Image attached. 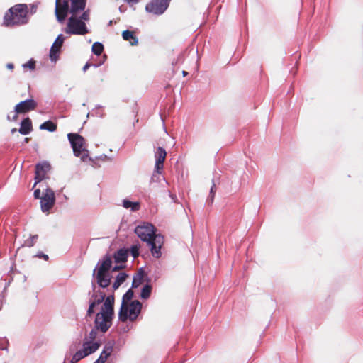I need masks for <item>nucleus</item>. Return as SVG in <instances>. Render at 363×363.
<instances>
[{"mask_svg": "<svg viewBox=\"0 0 363 363\" xmlns=\"http://www.w3.org/2000/svg\"><path fill=\"white\" fill-rule=\"evenodd\" d=\"M163 168H164V162L155 161L154 172H155L157 174H162Z\"/></svg>", "mask_w": 363, "mask_h": 363, "instance_id": "58836bf2", "label": "nucleus"}, {"mask_svg": "<svg viewBox=\"0 0 363 363\" xmlns=\"http://www.w3.org/2000/svg\"><path fill=\"white\" fill-rule=\"evenodd\" d=\"M65 37L64 36V35L60 33L57 36V38H55L53 43H55V45L62 47V45L65 41Z\"/></svg>", "mask_w": 363, "mask_h": 363, "instance_id": "ea45409f", "label": "nucleus"}, {"mask_svg": "<svg viewBox=\"0 0 363 363\" xmlns=\"http://www.w3.org/2000/svg\"><path fill=\"white\" fill-rule=\"evenodd\" d=\"M88 295L91 296L89 301V308L86 311V318H90L95 313L94 308L101 304L105 298V293L101 290H98L97 293H92L89 291Z\"/></svg>", "mask_w": 363, "mask_h": 363, "instance_id": "ddd939ff", "label": "nucleus"}, {"mask_svg": "<svg viewBox=\"0 0 363 363\" xmlns=\"http://www.w3.org/2000/svg\"><path fill=\"white\" fill-rule=\"evenodd\" d=\"M112 22H113V21H112L111 20V21H109V22H108V26L112 25Z\"/></svg>", "mask_w": 363, "mask_h": 363, "instance_id": "338daca9", "label": "nucleus"}, {"mask_svg": "<svg viewBox=\"0 0 363 363\" xmlns=\"http://www.w3.org/2000/svg\"><path fill=\"white\" fill-rule=\"evenodd\" d=\"M121 284H120L119 283H118L117 281H114L113 282V284H112V289H113V293L114 294V291L116 290H117L120 286H121Z\"/></svg>", "mask_w": 363, "mask_h": 363, "instance_id": "603ef678", "label": "nucleus"}, {"mask_svg": "<svg viewBox=\"0 0 363 363\" xmlns=\"http://www.w3.org/2000/svg\"><path fill=\"white\" fill-rule=\"evenodd\" d=\"M11 113H13V115L12 117H11L9 114L7 115V120L10 121H16L18 118V116L19 114H21V113H17V111L15 107L13 108V111Z\"/></svg>", "mask_w": 363, "mask_h": 363, "instance_id": "79ce46f5", "label": "nucleus"}, {"mask_svg": "<svg viewBox=\"0 0 363 363\" xmlns=\"http://www.w3.org/2000/svg\"><path fill=\"white\" fill-rule=\"evenodd\" d=\"M15 264L13 263V265L11 267L10 270L8 272V276L9 277L8 282L5 284L4 290H6V288L10 285V284L13 281V274L16 272L20 273L18 271H17L16 269H14Z\"/></svg>", "mask_w": 363, "mask_h": 363, "instance_id": "f704fd0d", "label": "nucleus"}, {"mask_svg": "<svg viewBox=\"0 0 363 363\" xmlns=\"http://www.w3.org/2000/svg\"><path fill=\"white\" fill-rule=\"evenodd\" d=\"M143 278L141 274H135L133 275L131 289L138 288L143 282Z\"/></svg>", "mask_w": 363, "mask_h": 363, "instance_id": "c756f323", "label": "nucleus"}, {"mask_svg": "<svg viewBox=\"0 0 363 363\" xmlns=\"http://www.w3.org/2000/svg\"><path fill=\"white\" fill-rule=\"evenodd\" d=\"M30 14H34L36 13L37 11V6L32 4H30Z\"/></svg>", "mask_w": 363, "mask_h": 363, "instance_id": "864d4df0", "label": "nucleus"}, {"mask_svg": "<svg viewBox=\"0 0 363 363\" xmlns=\"http://www.w3.org/2000/svg\"><path fill=\"white\" fill-rule=\"evenodd\" d=\"M30 140V138H25L23 142L28 143Z\"/></svg>", "mask_w": 363, "mask_h": 363, "instance_id": "13d9d810", "label": "nucleus"}, {"mask_svg": "<svg viewBox=\"0 0 363 363\" xmlns=\"http://www.w3.org/2000/svg\"><path fill=\"white\" fill-rule=\"evenodd\" d=\"M33 197L35 199H41L42 198V193L39 188L35 189L33 191Z\"/></svg>", "mask_w": 363, "mask_h": 363, "instance_id": "49530a36", "label": "nucleus"}, {"mask_svg": "<svg viewBox=\"0 0 363 363\" xmlns=\"http://www.w3.org/2000/svg\"><path fill=\"white\" fill-rule=\"evenodd\" d=\"M145 273V270H144V267H140L139 269H138V272L137 274H141L142 276L143 277V274Z\"/></svg>", "mask_w": 363, "mask_h": 363, "instance_id": "4d7b16f0", "label": "nucleus"}, {"mask_svg": "<svg viewBox=\"0 0 363 363\" xmlns=\"http://www.w3.org/2000/svg\"><path fill=\"white\" fill-rule=\"evenodd\" d=\"M160 174L154 172L150 178V183L158 182L160 179Z\"/></svg>", "mask_w": 363, "mask_h": 363, "instance_id": "c03bdc74", "label": "nucleus"}, {"mask_svg": "<svg viewBox=\"0 0 363 363\" xmlns=\"http://www.w3.org/2000/svg\"><path fill=\"white\" fill-rule=\"evenodd\" d=\"M63 198H64V199H65V200H67V199H68V197H67V195H65V194H64V195H63Z\"/></svg>", "mask_w": 363, "mask_h": 363, "instance_id": "69168bd1", "label": "nucleus"}, {"mask_svg": "<svg viewBox=\"0 0 363 363\" xmlns=\"http://www.w3.org/2000/svg\"><path fill=\"white\" fill-rule=\"evenodd\" d=\"M94 324V327L91 328L88 336L84 338L83 342H86L88 347H92L94 345H96V349H94L95 352H96L102 344L100 340H96L98 332L102 334L106 333L111 327L112 323H108L95 316Z\"/></svg>", "mask_w": 363, "mask_h": 363, "instance_id": "20e7f679", "label": "nucleus"}, {"mask_svg": "<svg viewBox=\"0 0 363 363\" xmlns=\"http://www.w3.org/2000/svg\"><path fill=\"white\" fill-rule=\"evenodd\" d=\"M61 51H62L61 47L55 45V43H52V45L50 47V52H49L50 60L52 62H56V61L60 57V54Z\"/></svg>", "mask_w": 363, "mask_h": 363, "instance_id": "5701e85b", "label": "nucleus"}, {"mask_svg": "<svg viewBox=\"0 0 363 363\" xmlns=\"http://www.w3.org/2000/svg\"><path fill=\"white\" fill-rule=\"evenodd\" d=\"M114 303L115 296L113 293L108 296L105 294V298L101 303V308L99 311L96 313L95 316L113 323V320L115 318Z\"/></svg>", "mask_w": 363, "mask_h": 363, "instance_id": "39448f33", "label": "nucleus"}, {"mask_svg": "<svg viewBox=\"0 0 363 363\" xmlns=\"http://www.w3.org/2000/svg\"><path fill=\"white\" fill-rule=\"evenodd\" d=\"M145 281L146 284L141 288L139 296L143 300H147L151 296L152 286L150 284L151 279L148 276L145 278Z\"/></svg>", "mask_w": 363, "mask_h": 363, "instance_id": "aec40b11", "label": "nucleus"}, {"mask_svg": "<svg viewBox=\"0 0 363 363\" xmlns=\"http://www.w3.org/2000/svg\"><path fill=\"white\" fill-rule=\"evenodd\" d=\"M6 68L9 70H13L14 69V64L12 62H9L6 65Z\"/></svg>", "mask_w": 363, "mask_h": 363, "instance_id": "6e6d98bb", "label": "nucleus"}, {"mask_svg": "<svg viewBox=\"0 0 363 363\" xmlns=\"http://www.w3.org/2000/svg\"><path fill=\"white\" fill-rule=\"evenodd\" d=\"M127 267L126 264H116L114 265L111 264V267L110 269V273L112 274V272H117L118 270L125 269Z\"/></svg>", "mask_w": 363, "mask_h": 363, "instance_id": "4c0bfd02", "label": "nucleus"}, {"mask_svg": "<svg viewBox=\"0 0 363 363\" xmlns=\"http://www.w3.org/2000/svg\"><path fill=\"white\" fill-rule=\"evenodd\" d=\"M171 1L172 0H151L145 5V11L155 16H161L167 10Z\"/></svg>", "mask_w": 363, "mask_h": 363, "instance_id": "9b49d317", "label": "nucleus"}, {"mask_svg": "<svg viewBox=\"0 0 363 363\" xmlns=\"http://www.w3.org/2000/svg\"><path fill=\"white\" fill-rule=\"evenodd\" d=\"M92 279H91V289H92V291L93 293H97V291H96V287L98 286L99 287V284L97 283V279H94V277H92Z\"/></svg>", "mask_w": 363, "mask_h": 363, "instance_id": "a18cd8bd", "label": "nucleus"}, {"mask_svg": "<svg viewBox=\"0 0 363 363\" xmlns=\"http://www.w3.org/2000/svg\"><path fill=\"white\" fill-rule=\"evenodd\" d=\"M35 257H38L39 259H43L45 261H48L49 259V256L47 254H45L42 251H38Z\"/></svg>", "mask_w": 363, "mask_h": 363, "instance_id": "37998d69", "label": "nucleus"}, {"mask_svg": "<svg viewBox=\"0 0 363 363\" xmlns=\"http://www.w3.org/2000/svg\"><path fill=\"white\" fill-rule=\"evenodd\" d=\"M129 257L128 247H121L113 252L112 259L116 264H126Z\"/></svg>", "mask_w": 363, "mask_h": 363, "instance_id": "dca6fc26", "label": "nucleus"}, {"mask_svg": "<svg viewBox=\"0 0 363 363\" xmlns=\"http://www.w3.org/2000/svg\"><path fill=\"white\" fill-rule=\"evenodd\" d=\"M67 138L73 150L74 156L79 157L82 152H88L86 146V140L80 134L77 133H69L67 134Z\"/></svg>", "mask_w": 363, "mask_h": 363, "instance_id": "9d476101", "label": "nucleus"}, {"mask_svg": "<svg viewBox=\"0 0 363 363\" xmlns=\"http://www.w3.org/2000/svg\"><path fill=\"white\" fill-rule=\"evenodd\" d=\"M84 154L82 155L81 153V155L79 157H81V160L82 162H86V160L88 159L89 160V157H91L89 155V151L88 152H83Z\"/></svg>", "mask_w": 363, "mask_h": 363, "instance_id": "8fccbe9b", "label": "nucleus"}, {"mask_svg": "<svg viewBox=\"0 0 363 363\" xmlns=\"http://www.w3.org/2000/svg\"><path fill=\"white\" fill-rule=\"evenodd\" d=\"M91 116H98V117H100V118H103L104 117V113H101L99 112V111L96 110H93V112L91 113Z\"/></svg>", "mask_w": 363, "mask_h": 363, "instance_id": "3c124183", "label": "nucleus"}, {"mask_svg": "<svg viewBox=\"0 0 363 363\" xmlns=\"http://www.w3.org/2000/svg\"><path fill=\"white\" fill-rule=\"evenodd\" d=\"M38 106V102L33 98H28L23 101H21L14 106L17 113L21 114L30 112L35 110Z\"/></svg>", "mask_w": 363, "mask_h": 363, "instance_id": "2eb2a0df", "label": "nucleus"}, {"mask_svg": "<svg viewBox=\"0 0 363 363\" xmlns=\"http://www.w3.org/2000/svg\"><path fill=\"white\" fill-rule=\"evenodd\" d=\"M71 7V16H75L86 9L87 0H69Z\"/></svg>", "mask_w": 363, "mask_h": 363, "instance_id": "a211bd4d", "label": "nucleus"}, {"mask_svg": "<svg viewBox=\"0 0 363 363\" xmlns=\"http://www.w3.org/2000/svg\"><path fill=\"white\" fill-rule=\"evenodd\" d=\"M102 108V106H101V105H96V106H95V108H94V109H99V108Z\"/></svg>", "mask_w": 363, "mask_h": 363, "instance_id": "680f3d73", "label": "nucleus"}, {"mask_svg": "<svg viewBox=\"0 0 363 363\" xmlns=\"http://www.w3.org/2000/svg\"><path fill=\"white\" fill-rule=\"evenodd\" d=\"M167 155L166 150L163 147H158L155 153V161L164 162Z\"/></svg>", "mask_w": 363, "mask_h": 363, "instance_id": "c85d7f7f", "label": "nucleus"}, {"mask_svg": "<svg viewBox=\"0 0 363 363\" xmlns=\"http://www.w3.org/2000/svg\"><path fill=\"white\" fill-rule=\"evenodd\" d=\"M52 169L50 163L44 160L39 162L35 165V176H34V184L33 189L36 186L37 184L42 183L43 181L50 179L48 173Z\"/></svg>", "mask_w": 363, "mask_h": 363, "instance_id": "1a4fd4ad", "label": "nucleus"}, {"mask_svg": "<svg viewBox=\"0 0 363 363\" xmlns=\"http://www.w3.org/2000/svg\"><path fill=\"white\" fill-rule=\"evenodd\" d=\"M89 160L91 162V165L96 168V167H100V164L98 163V160L93 157H89Z\"/></svg>", "mask_w": 363, "mask_h": 363, "instance_id": "09e8293b", "label": "nucleus"}, {"mask_svg": "<svg viewBox=\"0 0 363 363\" xmlns=\"http://www.w3.org/2000/svg\"><path fill=\"white\" fill-rule=\"evenodd\" d=\"M29 11L26 4H17L9 8L4 16L3 26L6 28L26 25L29 21Z\"/></svg>", "mask_w": 363, "mask_h": 363, "instance_id": "7ed1b4c3", "label": "nucleus"}, {"mask_svg": "<svg viewBox=\"0 0 363 363\" xmlns=\"http://www.w3.org/2000/svg\"><path fill=\"white\" fill-rule=\"evenodd\" d=\"M64 31L69 35H84L89 33L86 23L75 19V16H71L69 18L67 23V27L64 29Z\"/></svg>", "mask_w": 363, "mask_h": 363, "instance_id": "6e6552de", "label": "nucleus"}, {"mask_svg": "<svg viewBox=\"0 0 363 363\" xmlns=\"http://www.w3.org/2000/svg\"><path fill=\"white\" fill-rule=\"evenodd\" d=\"M9 340L5 337L3 338L0 337V350L8 351L9 350Z\"/></svg>", "mask_w": 363, "mask_h": 363, "instance_id": "e433bc0d", "label": "nucleus"}, {"mask_svg": "<svg viewBox=\"0 0 363 363\" xmlns=\"http://www.w3.org/2000/svg\"><path fill=\"white\" fill-rule=\"evenodd\" d=\"M119 11H120V12H121V13H122V12H123V11H124V10H123V9H122V6H121L119 7Z\"/></svg>", "mask_w": 363, "mask_h": 363, "instance_id": "0e129e2a", "label": "nucleus"}, {"mask_svg": "<svg viewBox=\"0 0 363 363\" xmlns=\"http://www.w3.org/2000/svg\"><path fill=\"white\" fill-rule=\"evenodd\" d=\"M17 131H18V130L16 128H15L11 129V133L12 134L16 133Z\"/></svg>", "mask_w": 363, "mask_h": 363, "instance_id": "052dcab7", "label": "nucleus"}, {"mask_svg": "<svg viewBox=\"0 0 363 363\" xmlns=\"http://www.w3.org/2000/svg\"><path fill=\"white\" fill-rule=\"evenodd\" d=\"M96 345H94L92 347H88L86 342L82 343V347L80 350L77 351L70 359V363H77L81 359L94 354L95 352Z\"/></svg>", "mask_w": 363, "mask_h": 363, "instance_id": "4468645a", "label": "nucleus"}, {"mask_svg": "<svg viewBox=\"0 0 363 363\" xmlns=\"http://www.w3.org/2000/svg\"><path fill=\"white\" fill-rule=\"evenodd\" d=\"M95 159L97 160H101L103 162L109 161V160H111L106 154H101V155L96 156Z\"/></svg>", "mask_w": 363, "mask_h": 363, "instance_id": "de8ad7c7", "label": "nucleus"}, {"mask_svg": "<svg viewBox=\"0 0 363 363\" xmlns=\"http://www.w3.org/2000/svg\"><path fill=\"white\" fill-rule=\"evenodd\" d=\"M182 73H183L184 76H186L188 74V72L186 71H183Z\"/></svg>", "mask_w": 363, "mask_h": 363, "instance_id": "e2e57ef3", "label": "nucleus"}, {"mask_svg": "<svg viewBox=\"0 0 363 363\" xmlns=\"http://www.w3.org/2000/svg\"><path fill=\"white\" fill-rule=\"evenodd\" d=\"M122 206L126 209L130 208L132 212H136L140 208V203L139 201H132L125 198L122 201Z\"/></svg>", "mask_w": 363, "mask_h": 363, "instance_id": "4be33fe9", "label": "nucleus"}, {"mask_svg": "<svg viewBox=\"0 0 363 363\" xmlns=\"http://www.w3.org/2000/svg\"><path fill=\"white\" fill-rule=\"evenodd\" d=\"M111 362H113V359L112 358L108 361V363H111Z\"/></svg>", "mask_w": 363, "mask_h": 363, "instance_id": "774afa93", "label": "nucleus"}, {"mask_svg": "<svg viewBox=\"0 0 363 363\" xmlns=\"http://www.w3.org/2000/svg\"><path fill=\"white\" fill-rule=\"evenodd\" d=\"M22 68L29 69L30 72L34 71L36 68V61L33 58H30L28 61L22 65Z\"/></svg>", "mask_w": 363, "mask_h": 363, "instance_id": "7c9ffc66", "label": "nucleus"}, {"mask_svg": "<svg viewBox=\"0 0 363 363\" xmlns=\"http://www.w3.org/2000/svg\"><path fill=\"white\" fill-rule=\"evenodd\" d=\"M69 13L71 14V7L69 0H62L55 3V15L60 23H64Z\"/></svg>", "mask_w": 363, "mask_h": 363, "instance_id": "f8f14e48", "label": "nucleus"}, {"mask_svg": "<svg viewBox=\"0 0 363 363\" xmlns=\"http://www.w3.org/2000/svg\"><path fill=\"white\" fill-rule=\"evenodd\" d=\"M129 249V255H131L133 258H137L140 255V244L138 240H135Z\"/></svg>", "mask_w": 363, "mask_h": 363, "instance_id": "a878e982", "label": "nucleus"}, {"mask_svg": "<svg viewBox=\"0 0 363 363\" xmlns=\"http://www.w3.org/2000/svg\"><path fill=\"white\" fill-rule=\"evenodd\" d=\"M211 182L212 185L210 189L209 194L206 201V204L208 206H211L214 201L215 195L217 190L216 185L220 184V175L218 173L215 172L213 174V177Z\"/></svg>", "mask_w": 363, "mask_h": 363, "instance_id": "f3484780", "label": "nucleus"}, {"mask_svg": "<svg viewBox=\"0 0 363 363\" xmlns=\"http://www.w3.org/2000/svg\"><path fill=\"white\" fill-rule=\"evenodd\" d=\"M33 123L29 117H26L21 120L20 128L18 129L19 133L23 135H27L33 131Z\"/></svg>", "mask_w": 363, "mask_h": 363, "instance_id": "6ab92c4d", "label": "nucleus"}, {"mask_svg": "<svg viewBox=\"0 0 363 363\" xmlns=\"http://www.w3.org/2000/svg\"><path fill=\"white\" fill-rule=\"evenodd\" d=\"M106 59H107V56L106 55H104L102 56V57L101 59H99V64H93V62H90L89 61H88L83 66L82 71L84 72H86L88 70V69L90 68L91 67H95V68H98V67H101L102 65L104 64V62H106Z\"/></svg>", "mask_w": 363, "mask_h": 363, "instance_id": "bb28decb", "label": "nucleus"}, {"mask_svg": "<svg viewBox=\"0 0 363 363\" xmlns=\"http://www.w3.org/2000/svg\"><path fill=\"white\" fill-rule=\"evenodd\" d=\"M142 308V303L138 300H133L129 305H125L122 315L120 317V310L118 311V320L122 322H125L127 320L134 321L139 314Z\"/></svg>", "mask_w": 363, "mask_h": 363, "instance_id": "423d86ee", "label": "nucleus"}, {"mask_svg": "<svg viewBox=\"0 0 363 363\" xmlns=\"http://www.w3.org/2000/svg\"><path fill=\"white\" fill-rule=\"evenodd\" d=\"M129 330H130V329H129L128 326H127V327H125V328H124L123 329V333H125V332H128Z\"/></svg>", "mask_w": 363, "mask_h": 363, "instance_id": "bf43d9fd", "label": "nucleus"}, {"mask_svg": "<svg viewBox=\"0 0 363 363\" xmlns=\"http://www.w3.org/2000/svg\"><path fill=\"white\" fill-rule=\"evenodd\" d=\"M104 50V46L102 43L100 42H95L92 45L91 47V52L94 55H96L97 57H100V59L102 57H101V53L103 52Z\"/></svg>", "mask_w": 363, "mask_h": 363, "instance_id": "cd10ccee", "label": "nucleus"}, {"mask_svg": "<svg viewBox=\"0 0 363 363\" xmlns=\"http://www.w3.org/2000/svg\"><path fill=\"white\" fill-rule=\"evenodd\" d=\"M126 1L127 4H128L129 5H133V4H138L140 0H125Z\"/></svg>", "mask_w": 363, "mask_h": 363, "instance_id": "5fc2aeb1", "label": "nucleus"}, {"mask_svg": "<svg viewBox=\"0 0 363 363\" xmlns=\"http://www.w3.org/2000/svg\"><path fill=\"white\" fill-rule=\"evenodd\" d=\"M39 128H40V130H47L48 132L53 133V132L56 131V130L57 128V125L55 122H54L51 120H48V121L43 122V123H41L40 125Z\"/></svg>", "mask_w": 363, "mask_h": 363, "instance_id": "b1692460", "label": "nucleus"}, {"mask_svg": "<svg viewBox=\"0 0 363 363\" xmlns=\"http://www.w3.org/2000/svg\"><path fill=\"white\" fill-rule=\"evenodd\" d=\"M82 14L79 17L75 16V19L82 21L83 22L89 21L90 19V9H84V11H82Z\"/></svg>", "mask_w": 363, "mask_h": 363, "instance_id": "72a5a7b5", "label": "nucleus"}, {"mask_svg": "<svg viewBox=\"0 0 363 363\" xmlns=\"http://www.w3.org/2000/svg\"><path fill=\"white\" fill-rule=\"evenodd\" d=\"M112 352H113L108 351L104 347L97 359L99 360L101 359V362L102 363H105L106 361H108V358L111 357Z\"/></svg>", "mask_w": 363, "mask_h": 363, "instance_id": "2f4dec72", "label": "nucleus"}, {"mask_svg": "<svg viewBox=\"0 0 363 363\" xmlns=\"http://www.w3.org/2000/svg\"><path fill=\"white\" fill-rule=\"evenodd\" d=\"M121 35L123 39L125 41L129 42L130 45L136 46L138 45V38L137 37L134 31L127 29L122 32Z\"/></svg>", "mask_w": 363, "mask_h": 363, "instance_id": "412c9836", "label": "nucleus"}, {"mask_svg": "<svg viewBox=\"0 0 363 363\" xmlns=\"http://www.w3.org/2000/svg\"><path fill=\"white\" fill-rule=\"evenodd\" d=\"M133 297V291L132 289H129L126 291V292L123 295L121 305L120 307V317L122 315V312L124 308V306L127 305L126 302L132 301V298Z\"/></svg>", "mask_w": 363, "mask_h": 363, "instance_id": "393cba45", "label": "nucleus"}, {"mask_svg": "<svg viewBox=\"0 0 363 363\" xmlns=\"http://www.w3.org/2000/svg\"><path fill=\"white\" fill-rule=\"evenodd\" d=\"M157 229L151 223L143 222L138 225L134 233L141 240L147 243L152 257L156 259L162 257L161 248L164 245V236L162 234H157Z\"/></svg>", "mask_w": 363, "mask_h": 363, "instance_id": "f257e3e1", "label": "nucleus"}, {"mask_svg": "<svg viewBox=\"0 0 363 363\" xmlns=\"http://www.w3.org/2000/svg\"><path fill=\"white\" fill-rule=\"evenodd\" d=\"M112 264V256L106 253L99 259L93 269L92 277L97 279L99 289H107L110 286L113 279V275L110 273Z\"/></svg>", "mask_w": 363, "mask_h": 363, "instance_id": "f03ea898", "label": "nucleus"}, {"mask_svg": "<svg viewBox=\"0 0 363 363\" xmlns=\"http://www.w3.org/2000/svg\"><path fill=\"white\" fill-rule=\"evenodd\" d=\"M128 276L129 274L126 272H119L116 276L114 281H117L118 283L122 285L125 281Z\"/></svg>", "mask_w": 363, "mask_h": 363, "instance_id": "473e14b6", "label": "nucleus"}, {"mask_svg": "<svg viewBox=\"0 0 363 363\" xmlns=\"http://www.w3.org/2000/svg\"><path fill=\"white\" fill-rule=\"evenodd\" d=\"M115 346V341L114 340H108L105 345L104 346L106 350H108V351H113Z\"/></svg>", "mask_w": 363, "mask_h": 363, "instance_id": "a19ab883", "label": "nucleus"}, {"mask_svg": "<svg viewBox=\"0 0 363 363\" xmlns=\"http://www.w3.org/2000/svg\"><path fill=\"white\" fill-rule=\"evenodd\" d=\"M38 238V235H30V237L25 240L23 246L31 247L34 246L35 240Z\"/></svg>", "mask_w": 363, "mask_h": 363, "instance_id": "c9c22d12", "label": "nucleus"}, {"mask_svg": "<svg viewBox=\"0 0 363 363\" xmlns=\"http://www.w3.org/2000/svg\"><path fill=\"white\" fill-rule=\"evenodd\" d=\"M45 184L47 187L42 192V198L40 200V205L41 211L44 213L48 214L56 203V196L54 190L48 186L46 182H45Z\"/></svg>", "mask_w": 363, "mask_h": 363, "instance_id": "0eeeda50", "label": "nucleus"}]
</instances>
